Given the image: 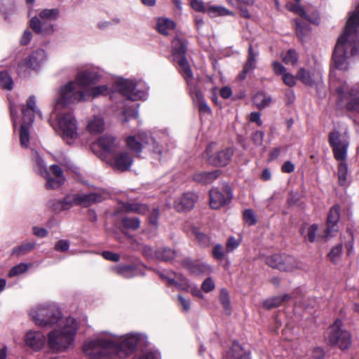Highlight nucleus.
I'll return each instance as SVG.
<instances>
[{"mask_svg": "<svg viewBox=\"0 0 359 359\" xmlns=\"http://www.w3.org/2000/svg\"><path fill=\"white\" fill-rule=\"evenodd\" d=\"M137 334H127L123 337L115 336L98 337L93 340L86 341L83 352L93 359H106L114 355L120 358L126 357L137 347Z\"/></svg>", "mask_w": 359, "mask_h": 359, "instance_id": "nucleus-1", "label": "nucleus"}, {"mask_svg": "<svg viewBox=\"0 0 359 359\" xmlns=\"http://www.w3.org/2000/svg\"><path fill=\"white\" fill-rule=\"evenodd\" d=\"M59 323L61 329H55L48 335V344L51 350L56 352L64 351L73 344L78 328V323L72 317H68Z\"/></svg>", "mask_w": 359, "mask_h": 359, "instance_id": "nucleus-2", "label": "nucleus"}, {"mask_svg": "<svg viewBox=\"0 0 359 359\" xmlns=\"http://www.w3.org/2000/svg\"><path fill=\"white\" fill-rule=\"evenodd\" d=\"M29 315L40 327H51L62 320L61 311L55 304H40L33 308Z\"/></svg>", "mask_w": 359, "mask_h": 359, "instance_id": "nucleus-3", "label": "nucleus"}, {"mask_svg": "<svg viewBox=\"0 0 359 359\" xmlns=\"http://www.w3.org/2000/svg\"><path fill=\"white\" fill-rule=\"evenodd\" d=\"M339 104L348 111L359 112V85L349 88L344 83L335 89Z\"/></svg>", "mask_w": 359, "mask_h": 359, "instance_id": "nucleus-4", "label": "nucleus"}, {"mask_svg": "<svg viewBox=\"0 0 359 359\" xmlns=\"http://www.w3.org/2000/svg\"><path fill=\"white\" fill-rule=\"evenodd\" d=\"M327 340L332 345H337L341 350L349 348L352 342L351 334L346 330L342 329L341 320H336L334 324L330 326L327 334Z\"/></svg>", "mask_w": 359, "mask_h": 359, "instance_id": "nucleus-5", "label": "nucleus"}, {"mask_svg": "<svg viewBox=\"0 0 359 359\" xmlns=\"http://www.w3.org/2000/svg\"><path fill=\"white\" fill-rule=\"evenodd\" d=\"M85 93L82 90H76L75 83L72 81L69 82L60 89V95L57 98L55 104V109L60 107H66L68 104L84 100Z\"/></svg>", "mask_w": 359, "mask_h": 359, "instance_id": "nucleus-6", "label": "nucleus"}, {"mask_svg": "<svg viewBox=\"0 0 359 359\" xmlns=\"http://www.w3.org/2000/svg\"><path fill=\"white\" fill-rule=\"evenodd\" d=\"M118 147L116 137L110 134L100 136L91 144V149L95 155H110L114 154Z\"/></svg>", "mask_w": 359, "mask_h": 359, "instance_id": "nucleus-7", "label": "nucleus"}, {"mask_svg": "<svg viewBox=\"0 0 359 359\" xmlns=\"http://www.w3.org/2000/svg\"><path fill=\"white\" fill-rule=\"evenodd\" d=\"M116 86L118 92L130 100H138L144 94L142 91L136 90V83L131 80H119L116 83Z\"/></svg>", "mask_w": 359, "mask_h": 359, "instance_id": "nucleus-8", "label": "nucleus"}, {"mask_svg": "<svg viewBox=\"0 0 359 359\" xmlns=\"http://www.w3.org/2000/svg\"><path fill=\"white\" fill-rule=\"evenodd\" d=\"M210 205L212 209H219L228 203L232 199V194L229 188L224 191H220L216 188L210 190Z\"/></svg>", "mask_w": 359, "mask_h": 359, "instance_id": "nucleus-9", "label": "nucleus"}, {"mask_svg": "<svg viewBox=\"0 0 359 359\" xmlns=\"http://www.w3.org/2000/svg\"><path fill=\"white\" fill-rule=\"evenodd\" d=\"M328 140L332 149L334 157H346L348 142L338 131L330 133Z\"/></svg>", "mask_w": 359, "mask_h": 359, "instance_id": "nucleus-10", "label": "nucleus"}, {"mask_svg": "<svg viewBox=\"0 0 359 359\" xmlns=\"http://www.w3.org/2000/svg\"><path fill=\"white\" fill-rule=\"evenodd\" d=\"M58 124L64 138L72 139L76 135V120L70 113L59 118Z\"/></svg>", "mask_w": 359, "mask_h": 359, "instance_id": "nucleus-11", "label": "nucleus"}, {"mask_svg": "<svg viewBox=\"0 0 359 359\" xmlns=\"http://www.w3.org/2000/svg\"><path fill=\"white\" fill-rule=\"evenodd\" d=\"M296 78L305 86L310 87L317 85L322 81V75L320 72H310L304 67L299 69L296 74Z\"/></svg>", "mask_w": 359, "mask_h": 359, "instance_id": "nucleus-12", "label": "nucleus"}, {"mask_svg": "<svg viewBox=\"0 0 359 359\" xmlns=\"http://www.w3.org/2000/svg\"><path fill=\"white\" fill-rule=\"evenodd\" d=\"M37 166L38 172L46 180V189H56L64 184L65 180V177H56V179H53L50 177V172L46 165H43V158H38Z\"/></svg>", "mask_w": 359, "mask_h": 359, "instance_id": "nucleus-13", "label": "nucleus"}, {"mask_svg": "<svg viewBox=\"0 0 359 359\" xmlns=\"http://www.w3.org/2000/svg\"><path fill=\"white\" fill-rule=\"evenodd\" d=\"M29 27L35 34L49 35L54 31L53 25L48 20H44L38 17H33L29 21Z\"/></svg>", "mask_w": 359, "mask_h": 359, "instance_id": "nucleus-14", "label": "nucleus"}, {"mask_svg": "<svg viewBox=\"0 0 359 359\" xmlns=\"http://www.w3.org/2000/svg\"><path fill=\"white\" fill-rule=\"evenodd\" d=\"M198 200V196L191 192L185 193L175 200L174 207L178 212H184L192 209Z\"/></svg>", "mask_w": 359, "mask_h": 359, "instance_id": "nucleus-15", "label": "nucleus"}, {"mask_svg": "<svg viewBox=\"0 0 359 359\" xmlns=\"http://www.w3.org/2000/svg\"><path fill=\"white\" fill-rule=\"evenodd\" d=\"M25 342L33 350L39 351L45 345L46 337L40 331H29L25 336Z\"/></svg>", "mask_w": 359, "mask_h": 359, "instance_id": "nucleus-16", "label": "nucleus"}, {"mask_svg": "<svg viewBox=\"0 0 359 359\" xmlns=\"http://www.w3.org/2000/svg\"><path fill=\"white\" fill-rule=\"evenodd\" d=\"M187 41L184 38L176 36L172 39L171 48L174 61L187 57Z\"/></svg>", "mask_w": 359, "mask_h": 359, "instance_id": "nucleus-17", "label": "nucleus"}, {"mask_svg": "<svg viewBox=\"0 0 359 359\" xmlns=\"http://www.w3.org/2000/svg\"><path fill=\"white\" fill-rule=\"evenodd\" d=\"M161 278L165 280L168 285L175 286L179 290H187L189 287L188 280L182 275H177L171 272L170 276H166L163 273H159Z\"/></svg>", "mask_w": 359, "mask_h": 359, "instance_id": "nucleus-18", "label": "nucleus"}, {"mask_svg": "<svg viewBox=\"0 0 359 359\" xmlns=\"http://www.w3.org/2000/svg\"><path fill=\"white\" fill-rule=\"evenodd\" d=\"M73 201L75 205L88 207L93 203L101 202L102 201V196L97 193L74 194Z\"/></svg>", "mask_w": 359, "mask_h": 359, "instance_id": "nucleus-19", "label": "nucleus"}, {"mask_svg": "<svg viewBox=\"0 0 359 359\" xmlns=\"http://www.w3.org/2000/svg\"><path fill=\"white\" fill-rule=\"evenodd\" d=\"M100 78V75L97 72L87 70L78 74L76 81L79 86L87 87L97 83Z\"/></svg>", "mask_w": 359, "mask_h": 359, "instance_id": "nucleus-20", "label": "nucleus"}, {"mask_svg": "<svg viewBox=\"0 0 359 359\" xmlns=\"http://www.w3.org/2000/svg\"><path fill=\"white\" fill-rule=\"evenodd\" d=\"M174 62H176L178 65L177 67L178 72L183 77L187 85L191 87L192 79L194 78V74L187 60V58H180V60H177Z\"/></svg>", "mask_w": 359, "mask_h": 359, "instance_id": "nucleus-21", "label": "nucleus"}, {"mask_svg": "<svg viewBox=\"0 0 359 359\" xmlns=\"http://www.w3.org/2000/svg\"><path fill=\"white\" fill-rule=\"evenodd\" d=\"M256 67V55L252 45L248 48V54L247 60L243 65V69L238 74V77L240 80H244L248 74L254 70Z\"/></svg>", "mask_w": 359, "mask_h": 359, "instance_id": "nucleus-22", "label": "nucleus"}, {"mask_svg": "<svg viewBox=\"0 0 359 359\" xmlns=\"http://www.w3.org/2000/svg\"><path fill=\"white\" fill-rule=\"evenodd\" d=\"M114 170L124 172L129 170L133 163V158H103Z\"/></svg>", "mask_w": 359, "mask_h": 359, "instance_id": "nucleus-23", "label": "nucleus"}, {"mask_svg": "<svg viewBox=\"0 0 359 359\" xmlns=\"http://www.w3.org/2000/svg\"><path fill=\"white\" fill-rule=\"evenodd\" d=\"M191 94L194 102H196L198 106L200 113L211 114V109L205 100L204 95L201 90L196 87H194L193 90L191 91Z\"/></svg>", "mask_w": 359, "mask_h": 359, "instance_id": "nucleus-24", "label": "nucleus"}, {"mask_svg": "<svg viewBox=\"0 0 359 359\" xmlns=\"http://www.w3.org/2000/svg\"><path fill=\"white\" fill-rule=\"evenodd\" d=\"M182 266L188 269L191 273L199 275L211 270V267L203 262H194L190 259H185L182 263Z\"/></svg>", "mask_w": 359, "mask_h": 359, "instance_id": "nucleus-25", "label": "nucleus"}, {"mask_svg": "<svg viewBox=\"0 0 359 359\" xmlns=\"http://www.w3.org/2000/svg\"><path fill=\"white\" fill-rule=\"evenodd\" d=\"M220 175L219 170H215L211 172H203L196 173L193 179L194 181L203 184H209L212 183Z\"/></svg>", "mask_w": 359, "mask_h": 359, "instance_id": "nucleus-26", "label": "nucleus"}, {"mask_svg": "<svg viewBox=\"0 0 359 359\" xmlns=\"http://www.w3.org/2000/svg\"><path fill=\"white\" fill-rule=\"evenodd\" d=\"M290 299L291 296L288 294L272 297L264 300L263 306L268 310L272 309L281 306L284 302H288Z\"/></svg>", "mask_w": 359, "mask_h": 359, "instance_id": "nucleus-27", "label": "nucleus"}, {"mask_svg": "<svg viewBox=\"0 0 359 359\" xmlns=\"http://www.w3.org/2000/svg\"><path fill=\"white\" fill-rule=\"evenodd\" d=\"M340 214H339V205H334L330 208L329 211V214L327 216V233L328 235L332 231H335L334 226L337 224L339 219Z\"/></svg>", "mask_w": 359, "mask_h": 359, "instance_id": "nucleus-28", "label": "nucleus"}, {"mask_svg": "<svg viewBox=\"0 0 359 359\" xmlns=\"http://www.w3.org/2000/svg\"><path fill=\"white\" fill-rule=\"evenodd\" d=\"M38 65L39 62L36 57L34 54H31L20 61L18 67L20 71L34 70Z\"/></svg>", "mask_w": 359, "mask_h": 359, "instance_id": "nucleus-29", "label": "nucleus"}, {"mask_svg": "<svg viewBox=\"0 0 359 359\" xmlns=\"http://www.w3.org/2000/svg\"><path fill=\"white\" fill-rule=\"evenodd\" d=\"M278 266L280 271H292L298 267V263L294 257L282 255V260Z\"/></svg>", "mask_w": 359, "mask_h": 359, "instance_id": "nucleus-30", "label": "nucleus"}, {"mask_svg": "<svg viewBox=\"0 0 359 359\" xmlns=\"http://www.w3.org/2000/svg\"><path fill=\"white\" fill-rule=\"evenodd\" d=\"M157 31L165 36L168 35L169 30L174 29L175 23L168 18H159L157 22Z\"/></svg>", "mask_w": 359, "mask_h": 359, "instance_id": "nucleus-31", "label": "nucleus"}, {"mask_svg": "<svg viewBox=\"0 0 359 359\" xmlns=\"http://www.w3.org/2000/svg\"><path fill=\"white\" fill-rule=\"evenodd\" d=\"M344 159L345 158H341L338 168V180L341 186H346L348 182V165L344 161Z\"/></svg>", "mask_w": 359, "mask_h": 359, "instance_id": "nucleus-32", "label": "nucleus"}, {"mask_svg": "<svg viewBox=\"0 0 359 359\" xmlns=\"http://www.w3.org/2000/svg\"><path fill=\"white\" fill-rule=\"evenodd\" d=\"M154 256L161 261L168 262L175 257V252L170 248H161L156 250Z\"/></svg>", "mask_w": 359, "mask_h": 359, "instance_id": "nucleus-33", "label": "nucleus"}, {"mask_svg": "<svg viewBox=\"0 0 359 359\" xmlns=\"http://www.w3.org/2000/svg\"><path fill=\"white\" fill-rule=\"evenodd\" d=\"M104 123L102 118L95 117L88 124V130L90 133H99L104 130Z\"/></svg>", "mask_w": 359, "mask_h": 359, "instance_id": "nucleus-34", "label": "nucleus"}, {"mask_svg": "<svg viewBox=\"0 0 359 359\" xmlns=\"http://www.w3.org/2000/svg\"><path fill=\"white\" fill-rule=\"evenodd\" d=\"M127 148L131 151L139 154L142 150V144L135 136L130 135L126 139Z\"/></svg>", "mask_w": 359, "mask_h": 359, "instance_id": "nucleus-35", "label": "nucleus"}, {"mask_svg": "<svg viewBox=\"0 0 359 359\" xmlns=\"http://www.w3.org/2000/svg\"><path fill=\"white\" fill-rule=\"evenodd\" d=\"M294 22L296 34L298 38L303 39L306 36L307 32L309 29V24L306 22L299 19H296Z\"/></svg>", "mask_w": 359, "mask_h": 359, "instance_id": "nucleus-36", "label": "nucleus"}, {"mask_svg": "<svg viewBox=\"0 0 359 359\" xmlns=\"http://www.w3.org/2000/svg\"><path fill=\"white\" fill-rule=\"evenodd\" d=\"M127 211L135 212L137 214H146L149 211L147 205L137 203H127L124 205Z\"/></svg>", "mask_w": 359, "mask_h": 359, "instance_id": "nucleus-37", "label": "nucleus"}, {"mask_svg": "<svg viewBox=\"0 0 359 359\" xmlns=\"http://www.w3.org/2000/svg\"><path fill=\"white\" fill-rule=\"evenodd\" d=\"M13 81L12 77L6 71L0 72V86L7 90H11L13 88Z\"/></svg>", "mask_w": 359, "mask_h": 359, "instance_id": "nucleus-38", "label": "nucleus"}, {"mask_svg": "<svg viewBox=\"0 0 359 359\" xmlns=\"http://www.w3.org/2000/svg\"><path fill=\"white\" fill-rule=\"evenodd\" d=\"M29 126L22 124L20 128V142L22 147L27 148L29 144Z\"/></svg>", "mask_w": 359, "mask_h": 359, "instance_id": "nucleus-39", "label": "nucleus"}, {"mask_svg": "<svg viewBox=\"0 0 359 359\" xmlns=\"http://www.w3.org/2000/svg\"><path fill=\"white\" fill-rule=\"evenodd\" d=\"M87 94L91 97H97L100 95H107L109 94V88L107 85L97 86L88 89Z\"/></svg>", "mask_w": 359, "mask_h": 359, "instance_id": "nucleus-40", "label": "nucleus"}, {"mask_svg": "<svg viewBox=\"0 0 359 359\" xmlns=\"http://www.w3.org/2000/svg\"><path fill=\"white\" fill-rule=\"evenodd\" d=\"M219 301L228 315L231 313V304L228 291L223 288L220 292Z\"/></svg>", "mask_w": 359, "mask_h": 359, "instance_id": "nucleus-41", "label": "nucleus"}, {"mask_svg": "<svg viewBox=\"0 0 359 359\" xmlns=\"http://www.w3.org/2000/svg\"><path fill=\"white\" fill-rule=\"evenodd\" d=\"M59 11L57 9H43L39 13V18L44 20L52 22L58 16Z\"/></svg>", "mask_w": 359, "mask_h": 359, "instance_id": "nucleus-42", "label": "nucleus"}, {"mask_svg": "<svg viewBox=\"0 0 359 359\" xmlns=\"http://www.w3.org/2000/svg\"><path fill=\"white\" fill-rule=\"evenodd\" d=\"M283 61L286 65L294 66L298 62V54L294 49H290L287 51L285 55L283 58Z\"/></svg>", "mask_w": 359, "mask_h": 359, "instance_id": "nucleus-43", "label": "nucleus"}, {"mask_svg": "<svg viewBox=\"0 0 359 359\" xmlns=\"http://www.w3.org/2000/svg\"><path fill=\"white\" fill-rule=\"evenodd\" d=\"M35 110L27 109L22 107V114L23 123L22 124H25L27 126H31L34 119V113Z\"/></svg>", "mask_w": 359, "mask_h": 359, "instance_id": "nucleus-44", "label": "nucleus"}, {"mask_svg": "<svg viewBox=\"0 0 359 359\" xmlns=\"http://www.w3.org/2000/svg\"><path fill=\"white\" fill-rule=\"evenodd\" d=\"M117 273L124 278H130L135 275V269L130 265L122 266L117 269Z\"/></svg>", "mask_w": 359, "mask_h": 359, "instance_id": "nucleus-45", "label": "nucleus"}, {"mask_svg": "<svg viewBox=\"0 0 359 359\" xmlns=\"http://www.w3.org/2000/svg\"><path fill=\"white\" fill-rule=\"evenodd\" d=\"M123 226L127 229L137 230L140 226V221L137 217H125L122 219Z\"/></svg>", "mask_w": 359, "mask_h": 359, "instance_id": "nucleus-46", "label": "nucleus"}, {"mask_svg": "<svg viewBox=\"0 0 359 359\" xmlns=\"http://www.w3.org/2000/svg\"><path fill=\"white\" fill-rule=\"evenodd\" d=\"M30 264H27L24 263H20L16 266H14L11 269L8 273V276L13 277L15 276L20 275L26 272L28 268L30 266Z\"/></svg>", "mask_w": 359, "mask_h": 359, "instance_id": "nucleus-47", "label": "nucleus"}, {"mask_svg": "<svg viewBox=\"0 0 359 359\" xmlns=\"http://www.w3.org/2000/svg\"><path fill=\"white\" fill-rule=\"evenodd\" d=\"M342 245L338 244L334 246L330 253L328 254L329 259L333 262L336 263L340 258L342 252Z\"/></svg>", "mask_w": 359, "mask_h": 359, "instance_id": "nucleus-48", "label": "nucleus"}, {"mask_svg": "<svg viewBox=\"0 0 359 359\" xmlns=\"http://www.w3.org/2000/svg\"><path fill=\"white\" fill-rule=\"evenodd\" d=\"M232 356L234 359H250L238 344H234L231 348Z\"/></svg>", "mask_w": 359, "mask_h": 359, "instance_id": "nucleus-49", "label": "nucleus"}, {"mask_svg": "<svg viewBox=\"0 0 359 359\" xmlns=\"http://www.w3.org/2000/svg\"><path fill=\"white\" fill-rule=\"evenodd\" d=\"M282 260V255L275 254L266 257V262L271 268L279 270V265Z\"/></svg>", "mask_w": 359, "mask_h": 359, "instance_id": "nucleus-50", "label": "nucleus"}, {"mask_svg": "<svg viewBox=\"0 0 359 359\" xmlns=\"http://www.w3.org/2000/svg\"><path fill=\"white\" fill-rule=\"evenodd\" d=\"M196 238L198 244L202 247H208L211 244V240L206 234L199 232L194 231Z\"/></svg>", "mask_w": 359, "mask_h": 359, "instance_id": "nucleus-51", "label": "nucleus"}, {"mask_svg": "<svg viewBox=\"0 0 359 359\" xmlns=\"http://www.w3.org/2000/svg\"><path fill=\"white\" fill-rule=\"evenodd\" d=\"M34 247V243H27L15 248L13 253L17 255H21L31 251Z\"/></svg>", "mask_w": 359, "mask_h": 359, "instance_id": "nucleus-52", "label": "nucleus"}, {"mask_svg": "<svg viewBox=\"0 0 359 359\" xmlns=\"http://www.w3.org/2000/svg\"><path fill=\"white\" fill-rule=\"evenodd\" d=\"M212 255L217 260H223L225 257V251L223 246L220 244H216L212 248Z\"/></svg>", "mask_w": 359, "mask_h": 359, "instance_id": "nucleus-53", "label": "nucleus"}, {"mask_svg": "<svg viewBox=\"0 0 359 359\" xmlns=\"http://www.w3.org/2000/svg\"><path fill=\"white\" fill-rule=\"evenodd\" d=\"M290 10L296 14L299 15L300 17L303 18L304 19L306 20L307 21L311 22V19L309 18V15L306 14V11L304 10V7L299 5V4H293L290 8Z\"/></svg>", "mask_w": 359, "mask_h": 359, "instance_id": "nucleus-54", "label": "nucleus"}, {"mask_svg": "<svg viewBox=\"0 0 359 359\" xmlns=\"http://www.w3.org/2000/svg\"><path fill=\"white\" fill-rule=\"evenodd\" d=\"M243 219L249 225H253L257 222L256 216L252 210L248 209L243 212Z\"/></svg>", "mask_w": 359, "mask_h": 359, "instance_id": "nucleus-55", "label": "nucleus"}, {"mask_svg": "<svg viewBox=\"0 0 359 359\" xmlns=\"http://www.w3.org/2000/svg\"><path fill=\"white\" fill-rule=\"evenodd\" d=\"M73 196L74 195L68 196L65 197L62 201H57V205L60 206V210L68 209L72 203L74 204Z\"/></svg>", "mask_w": 359, "mask_h": 359, "instance_id": "nucleus-56", "label": "nucleus"}, {"mask_svg": "<svg viewBox=\"0 0 359 359\" xmlns=\"http://www.w3.org/2000/svg\"><path fill=\"white\" fill-rule=\"evenodd\" d=\"M255 100L257 101L260 100V102L257 104V106L259 109H262L269 106L271 102L270 97H266L262 94H257L255 97Z\"/></svg>", "mask_w": 359, "mask_h": 359, "instance_id": "nucleus-57", "label": "nucleus"}, {"mask_svg": "<svg viewBox=\"0 0 359 359\" xmlns=\"http://www.w3.org/2000/svg\"><path fill=\"white\" fill-rule=\"evenodd\" d=\"M191 7L196 11L205 13L206 8L204 3L200 0H190Z\"/></svg>", "mask_w": 359, "mask_h": 359, "instance_id": "nucleus-58", "label": "nucleus"}, {"mask_svg": "<svg viewBox=\"0 0 359 359\" xmlns=\"http://www.w3.org/2000/svg\"><path fill=\"white\" fill-rule=\"evenodd\" d=\"M208 163L215 167H223L229 163V158H208Z\"/></svg>", "mask_w": 359, "mask_h": 359, "instance_id": "nucleus-59", "label": "nucleus"}, {"mask_svg": "<svg viewBox=\"0 0 359 359\" xmlns=\"http://www.w3.org/2000/svg\"><path fill=\"white\" fill-rule=\"evenodd\" d=\"M283 81L285 85L289 87H293L296 85V76H293L292 74L286 72L283 76Z\"/></svg>", "mask_w": 359, "mask_h": 359, "instance_id": "nucleus-60", "label": "nucleus"}, {"mask_svg": "<svg viewBox=\"0 0 359 359\" xmlns=\"http://www.w3.org/2000/svg\"><path fill=\"white\" fill-rule=\"evenodd\" d=\"M238 245V241L234 237H230L226 243V252L229 253L233 251Z\"/></svg>", "mask_w": 359, "mask_h": 359, "instance_id": "nucleus-61", "label": "nucleus"}, {"mask_svg": "<svg viewBox=\"0 0 359 359\" xmlns=\"http://www.w3.org/2000/svg\"><path fill=\"white\" fill-rule=\"evenodd\" d=\"M208 12L217 13L219 15H230L233 14L231 11L226 9L225 8L219 7V6H214V7L209 8Z\"/></svg>", "mask_w": 359, "mask_h": 359, "instance_id": "nucleus-62", "label": "nucleus"}, {"mask_svg": "<svg viewBox=\"0 0 359 359\" xmlns=\"http://www.w3.org/2000/svg\"><path fill=\"white\" fill-rule=\"evenodd\" d=\"M273 70L276 75H284L286 68L279 62L274 61L272 63Z\"/></svg>", "mask_w": 359, "mask_h": 359, "instance_id": "nucleus-63", "label": "nucleus"}, {"mask_svg": "<svg viewBox=\"0 0 359 359\" xmlns=\"http://www.w3.org/2000/svg\"><path fill=\"white\" fill-rule=\"evenodd\" d=\"M201 288L205 292H211L215 288V283L210 278H208L202 283Z\"/></svg>", "mask_w": 359, "mask_h": 359, "instance_id": "nucleus-64", "label": "nucleus"}]
</instances>
